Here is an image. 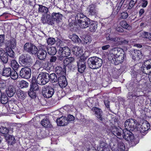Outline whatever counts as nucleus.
Instances as JSON below:
<instances>
[{"label": "nucleus", "instance_id": "4", "mask_svg": "<svg viewBox=\"0 0 151 151\" xmlns=\"http://www.w3.org/2000/svg\"><path fill=\"white\" fill-rule=\"evenodd\" d=\"M49 81V74L46 72L40 73L37 79V83L40 85H45Z\"/></svg>", "mask_w": 151, "mask_h": 151}, {"label": "nucleus", "instance_id": "41", "mask_svg": "<svg viewBox=\"0 0 151 151\" xmlns=\"http://www.w3.org/2000/svg\"><path fill=\"white\" fill-rule=\"evenodd\" d=\"M151 60H148L144 62L142 66V68H145L148 70L151 68Z\"/></svg>", "mask_w": 151, "mask_h": 151}, {"label": "nucleus", "instance_id": "26", "mask_svg": "<svg viewBox=\"0 0 151 151\" xmlns=\"http://www.w3.org/2000/svg\"><path fill=\"white\" fill-rule=\"evenodd\" d=\"M91 23L90 19L88 18V19H86L78 24L80 27L82 28H85L88 27V25Z\"/></svg>", "mask_w": 151, "mask_h": 151}, {"label": "nucleus", "instance_id": "48", "mask_svg": "<svg viewBox=\"0 0 151 151\" xmlns=\"http://www.w3.org/2000/svg\"><path fill=\"white\" fill-rule=\"evenodd\" d=\"M38 50L37 47L33 44L29 52L30 54L35 55L37 52Z\"/></svg>", "mask_w": 151, "mask_h": 151}, {"label": "nucleus", "instance_id": "62", "mask_svg": "<svg viewBox=\"0 0 151 151\" xmlns=\"http://www.w3.org/2000/svg\"><path fill=\"white\" fill-rule=\"evenodd\" d=\"M121 17L123 19H126L128 16V14L127 12H124L121 14Z\"/></svg>", "mask_w": 151, "mask_h": 151}, {"label": "nucleus", "instance_id": "50", "mask_svg": "<svg viewBox=\"0 0 151 151\" xmlns=\"http://www.w3.org/2000/svg\"><path fill=\"white\" fill-rule=\"evenodd\" d=\"M28 94L29 96L32 99H34L36 97V93L34 91L31 89H30L28 91Z\"/></svg>", "mask_w": 151, "mask_h": 151}, {"label": "nucleus", "instance_id": "49", "mask_svg": "<svg viewBox=\"0 0 151 151\" xmlns=\"http://www.w3.org/2000/svg\"><path fill=\"white\" fill-rule=\"evenodd\" d=\"M72 40L75 43H78L81 42V40L76 35L73 34L71 37Z\"/></svg>", "mask_w": 151, "mask_h": 151}, {"label": "nucleus", "instance_id": "19", "mask_svg": "<svg viewBox=\"0 0 151 151\" xmlns=\"http://www.w3.org/2000/svg\"><path fill=\"white\" fill-rule=\"evenodd\" d=\"M41 20L43 24L47 23L51 25L54 24V23L52 21H51V18L49 14L46 15H43L42 17L41 18Z\"/></svg>", "mask_w": 151, "mask_h": 151}, {"label": "nucleus", "instance_id": "51", "mask_svg": "<svg viewBox=\"0 0 151 151\" xmlns=\"http://www.w3.org/2000/svg\"><path fill=\"white\" fill-rule=\"evenodd\" d=\"M47 42L48 45H52L55 42V38L52 37H49L47 40Z\"/></svg>", "mask_w": 151, "mask_h": 151}, {"label": "nucleus", "instance_id": "60", "mask_svg": "<svg viewBox=\"0 0 151 151\" xmlns=\"http://www.w3.org/2000/svg\"><path fill=\"white\" fill-rule=\"evenodd\" d=\"M141 69L142 71L143 72L145 73L146 74H148L149 75L151 76V71H149L147 69H146L145 68H142V67L141 68Z\"/></svg>", "mask_w": 151, "mask_h": 151}, {"label": "nucleus", "instance_id": "33", "mask_svg": "<svg viewBox=\"0 0 151 151\" xmlns=\"http://www.w3.org/2000/svg\"><path fill=\"white\" fill-rule=\"evenodd\" d=\"M11 73V69L10 68H6L3 69V70L2 73V75L3 76L8 77L10 76Z\"/></svg>", "mask_w": 151, "mask_h": 151}, {"label": "nucleus", "instance_id": "5", "mask_svg": "<svg viewBox=\"0 0 151 151\" xmlns=\"http://www.w3.org/2000/svg\"><path fill=\"white\" fill-rule=\"evenodd\" d=\"M30 56L28 54H24L21 55L19 58V63L24 67H28L30 65Z\"/></svg>", "mask_w": 151, "mask_h": 151}, {"label": "nucleus", "instance_id": "43", "mask_svg": "<svg viewBox=\"0 0 151 151\" xmlns=\"http://www.w3.org/2000/svg\"><path fill=\"white\" fill-rule=\"evenodd\" d=\"M19 85L20 88H22L27 87L29 84L27 81L23 80L19 81Z\"/></svg>", "mask_w": 151, "mask_h": 151}, {"label": "nucleus", "instance_id": "58", "mask_svg": "<svg viewBox=\"0 0 151 151\" xmlns=\"http://www.w3.org/2000/svg\"><path fill=\"white\" fill-rule=\"evenodd\" d=\"M130 41L128 40H125L123 38L121 37V39H120L119 42V45H123L124 44H127L129 43Z\"/></svg>", "mask_w": 151, "mask_h": 151}, {"label": "nucleus", "instance_id": "18", "mask_svg": "<svg viewBox=\"0 0 151 151\" xmlns=\"http://www.w3.org/2000/svg\"><path fill=\"white\" fill-rule=\"evenodd\" d=\"M16 40L14 38H11L5 43V47L14 49L16 47Z\"/></svg>", "mask_w": 151, "mask_h": 151}, {"label": "nucleus", "instance_id": "61", "mask_svg": "<svg viewBox=\"0 0 151 151\" xmlns=\"http://www.w3.org/2000/svg\"><path fill=\"white\" fill-rule=\"evenodd\" d=\"M120 39H121L120 37H112L111 41L115 42H117L119 44Z\"/></svg>", "mask_w": 151, "mask_h": 151}, {"label": "nucleus", "instance_id": "2", "mask_svg": "<svg viewBox=\"0 0 151 151\" xmlns=\"http://www.w3.org/2000/svg\"><path fill=\"white\" fill-rule=\"evenodd\" d=\"M88 56L89 52H85L83 55L81 57L80 59L77 62L78 70L81 73H83L84 72L86 67L85 60Z\"/></svg>", "mask_w": 151, "mask_h": 151}, {"label": "nucleus", "instance_id": "35", "mask_svg": "<svg viewBox=\"0 0 151 151\" xmlns=\"http://www.w3.org/2000/svg\"><path fill=\"white\" fill-rule=\"evenodd\" d=\"M42 68L47 70L49 71L51 70L52 67L51 63L47 61L43 63Z\"/></svg>", "mask_w": 151, "mask_h": 151}, {"label": "nucleus", "instance_id": "63", "mask_svg": "<svg viewBox=\"0 0 151 151\" xmlns=\"http://www.w3.org/2000/svg\"><path fill=\"white\" fill-rule=\"evenodd\" d=\"M66 119L67 120H68V122L72 121H73L74 119V117L72 115L69 114Z\"/></svg>", "mask_w": 151, "mask_h": 151}, {"label": "nucleus", "instance_id": "11", "mask_svg": "<svg viewBox=\"0 0 151 151\" xmlns=\"http://www.w3.org/2000/svg\"><path fill=\"white\" fill-rule=\"evenodd\" d=\"M6 86L8 88L6 90V93L8 96L9 97L13 96L16 92V89L13 86V83L9 81L7 82Z\"/></svg>", "mask_w": 151, "mask_h": 151}, {"label": "nucleus", "instance_id": "24", "mask_svg": "<svg viewBox=\"0 0 151 151\" xmlns=\"http://www.w3.org/2000/svg\"><path fill=\"white\" fill-rule=\"evenodd\" d=\"M55 70L56 73L60 76H64L65 74L64 67L62 68L61 67L57 66L55 68Z\"/></svg>", "mask_w": 151, "mask_h": 151}, {"label": "nucleus", "instance_id": "56", "mask_svg": "<svg viewBox=\"0 0 151 151\" xmlns=\"http://www.w3.org/2000/svg\"><path fill=\"white\" fill-rule=\"evenodd\" d=\"M42 60H36L35 65L38 67L42 68L43 64V62L41 61Z\"/></svg>", "mask_w": 151, "mask_h": 151}, {"label": "nucleus", "instance_id": "27", "mask_svg": "<svg viewBox=\"0 0 151 151\" xmlns=\"http://www.w3.org/2000/svg\"><path fill=\"white\" fill-rule=\"evenodd\" d=\"M125 55L124 53H122V55L119 57L118 58H116L114 61L115 64H118L120 63H122L124 60Z\"/></svg>", "mask_w": 151, "mask_h": 151}, {"label": "nucleus", "instance_id": "17", "mask_svg": "<svg viewBox=\"0 0 151 151\" xmlns=\"http://www.w3.org/2000/svg\"><path fill=\"white\" fill-rule=\"evenodd\" d=\"M91 110L94 112L97 118L102 121L103 120L102 111L101 110L97 107H93Z\"/></svg>", "mask_w": 151, "mask_h": 151}, {"label": "nucleus", "instance_id": "16", "mask_svg": "<svg viewBox=\"0 0 151 151\" xmlns=\"http://www.w3.org/2000/svg\"><path fill=\"white\" fill-rule=\"evenodd\" d=\"M58 81L60 86L61 88H64L67 85V82L65 76L59 77Z\"/></svg>", "mask_w": 151, "mask_h": 151}, {"label": "nucleus", "instance_id": "23", "mask_svg": "<svg viewBox=\"0 0 151 151\" xmlns=\"http://www.w3.org/2000/svg\"><path fill=\"white\" fill-rule=\"evenodd\" d=\"M88 14L89 15H94L96 14L97 11L96 9L95 5L93 4H91L88 7Z\"/></svg>", "mask_w": 151, "mask_h": 151}, {"label": "nucleus", "instance_id": "25", "mask_svg": "<svg viewBox=\"0 0 151 151\" xmlns=\"http://www.w3.org/2000/svg\"><path fill=\"white\" fill-rule=\"evenodd\" d=\"M88 18L84 15L82 13H78L76 15L75 19L78 22V23H79L82 21H84L85 19H88Z\"/></svg>", "mask_w": 151, "mask_h": 151}, {"label": "nucleus", "instance_id": "36", "mask_svg": "<svg viewBox=\"0 0 151 151\" xmlns=\"http://www.w3.org/2000/svg\"><path fill=\"white\" fill-rule=\"evenodd\" d=\"M0 100L1 103L3 104H6L8 102V98L6 94L3 93L0 96Z\"/></svg>", "mask_w": 151, "mask_h": 151}, {"label": "nucleus", "instance_id": "52", "mask_svg": "<svg viewBox=\"0 0 151 151\" xmlns=\"http://www.w3.org/2000/svg\"><path fill=\"white\" fill-rule=\"evenodd\" d=\"M30 89L34 91H38L39 89V86L37 83H32Z\"/></svg>", "mask_w": 151, "mask_h": 151}, {"label": "nucleus", "instance_id": "7", "mask_svg": "<svg viewBox=\"0 0 151 151\" xmlns=\"http://www.w3.org/2000/svg\"><path fill=\"white\" fill-rule=\"evenodd\" d=\"M137 125V129L141 133H147V132L150 127V123L147 121H145L142 125H140L138 122Z\"/></svg>", "mask_w": 151, "mask_h": 151}, {"label": "nucleus", "instance_id": "59", "mask_svg": "<svg viewBox=\"0 0 151 151\" xmlns=\"http://www.w3.org/2000/svg\"><path fill=\"white\" fill-rule=\"evenodd\" d=\"M4 35H0V47H1L4 45Z\"/></svg>", "mask_w": 151, "mask_h": 151}, {"label": "nucleus", "instance_id": "34", "mask_svg": "<svg viewBox=\"0 0 151 151\" xmlns=\"http://www.w3.org/2000/svg\"><path fill=\"white\" fill-rule=\"evenodd\" d=\"M49 80L52 83L56 82L58 81V78L56 74L54 73H53L49 75Z\"/></svg>", "mask_w": 151, "mask_h": 151}, {"label": "nucleus", "instance_id": "9", "mask_svg": "<svg viewBox=\"0 0 151 151\" xmlns=\"http://www.w3.org/2000/svg\"><path fill=\"white\" fill-rule=\"evenodd\" d=\"M58 52L60 57L64 58L68 56L70 54L71 51L68 47H59Z\"/></svg>", "mask_w": 151, "mask_h": 151}, {"label": "nucleus", "instance_id": "20", "mask_svg": "<svg viewBox=\"0 0 151 151\" xmlns=\"http://www.w3.org/2000/svg\"><path fill=\"white\" fill-rule=\"evenodd\" d=\"M0 58L4 63H6L8 61L7 54L2 48L0 49Z\"/></svg>", "mask_w": 151, "mask_h": 151}, {"label": "nucleus", "instance_id": "54", "mask_svg": "<svg viewBox=\"0 0 151 151\" xmlns=\"http://www.w3.org/2000/svg\"><path fill=\"white\" fill-rule=\"evenodd\" d=\"M137 0H131L129 3V6L127 8V9H132L134 6L135 4L137 3Z\"/></svg>", "mask_w": 151, "mask_h": 151}, {"label": "nucleus", "instance_id": "29", "mask_svg": "<svg viewBox=\"0 0 151 151\" xmlns=\"http://www.w3.org/2000/svg\"><path fill=\"white\" fill-rule=\"evenodd\" d=\"M120 25L123 28L130 30L132 29V27L125 20H122L120 22Z\"/></svg>", "mask_w": 151, "mask_h": 151}, {"label": "nucleus", "instance_id": "1", "mask_svg": "<svg viewBox=\"0 0 151 151\" xmlns=\"http://www.w3.org/2000/svg\"><path fill=\"white\" fill-rule=\"evenodd\" d=\"M89 68L93 69H97L102 65V61L101 59L96 57H93L88 58V61Z\"/></svg>", "mask_w": 151, "mask_h": 151}, {"label": "nucleus", "instance_id": "55", "mask_svg": "<svg viewBox=\"0 0 151 151\" xmlns=\"http://www.w3.org/2000/svg\"><path fill=\"white\" fill-rule=\"evenodd\" d=\"M9 132V130L6 128L1 127L0 128V132L3 134H7Z\"/></svg>", "mask_w": 151, "mask_h": 151}, {"label": "nucleus", "instance_id": "30", "mask_svg": "<svg viewBox=\"0 0 151 151\" xmlns=\"http://www.w3.org/2000/svg\"><path fill=\"white\" fill-rule=\"evenodd\" d=\"M39 8H38V12L40 13L45 14L47 13L48 10V8L42 5L39 4Z\"/></svg>", "mask_w": 151, "mask_h": 151}, {"label": "nucleus", "instance_id": "6", "mask_svg": "<svg viewBox=\"0 0 151 151\" xmlns=\"http://www.w3.org/2000/svg\"><path fill=\"white\" fill-rule=\"evenodd\" d=\"M42 93L43 96L47 98L51 97L54 94L55 91L51 86H48L45 88H42Z\"/></svg>", "mask_w": 151, "mask_h": 151}, {"label": "nucleus", "instance_id": "42", "mask_svg": "<svg viewBox=\"0 0 151 151\" xmlns=\"http://www.w3.org/2000/svg\"><path fill=\"white\" fill-rule=\"evenodd\" d=\"M7 140L9 144L12 145L15 143L16 140L14 136L11 135H9L8 136H7Z\"/></svg>", "mask_w": 151, "mask_h": 151}, {"label": "nucleus", "instance_id": "21", "mask_svg": "<svg viewBox=\"0 0 151 151\" xmlns=\"http://www.w3.org/2000/svg\"><path fill=\"white\" fill-rule=\"evenodd\" d=\"M57 124L59 126H63L66 125L68 124V120L66 117L62 116L58 119L56 121Z\"/></svg>", "mask_w": 151, "mask_h": 151}, {"label": "nucleus", "instance_id": "12", "mask_svg": "<svg viewBox=\"0 0 151 151\" xmlns=\"http://www.w3.org/2000/svg\"><path fill=\"white\" fill-rule=\"evenodd\" d=\"M43 46H40L37 52L38 58L40 60H44L46 58L47 53Z\"/></svg>", "mask_w": 151, "mask_h": 151}, {"label": "nucleus", "instance_id": "44", "mask_svg": "<svg viewBox=\"0 0 151 151\" xmlns=\"http://www.w3.org/2000/svg\"><path fill=\"white\" fill-rule=\"evenodd\" d=\"M74 60V58L72 57L66 58L63 61L64 65H67L69 63L73 62Z\"/></svg>", "mask_w": 151, "mask_h": 151}, {"label": "nucleus", "instance_id": "40", "mask_svg": "<svg viewBox=\"0 0 151 151\" xmlns=\"http://www.w3.org/2000/svg\"><path fill=\"white\" fill-rule=\"evenodd\" d=\"M10 64L14 70H17L19 67V65L16 61L14 60H11Z\"/></svg>", "mask_w": 151, "mask_h": 151}, {"label": "nucleus", "instance_id": "22", "mask_svg": "<svg viewBox=\"0 0 151 151\" xmlns=\"http://www.w3.org/2000/svg\"><path fill=\"white\" fill-rule=\"evenodd\" d=\"M72 52L73 54L76 56L81 57L83 55V50L80 47L76 46L72 48Z\"/></svg>", "mask_w": 151, "mask_h": 151}, {"label": "nucleus", "instance_id": "32", "mask_svg": "<svg viewBox=\"0 0 151 151\" xmlns=\"http://www.w3.org/2000/svg\"><path fill=\"white\" fill-rule=\"evenodd\" d=\"M107 146V144L104 142L101 141L100 146L97 147V149L98 151H104V150L106 148Z\"/></svg>", "mask_w": 151, "mask_h": 151}, {"label": "nucleus", "instance_id": "45", "mask_svg": "<svg viewBox=\"0 0 151 151\" xmlns=\"http://www.w3.org/2000/svg\"><path fill=\"white\" fill-rule=\"evenodd\" d=\"M33 45V44L31 43H26L24 46V50L29 52Z\"/></svg>", "mask_w": 151, "mask_h": 151}, {"label": "nucleus", "instance_id": "47", "mask_svg": "<svg viewBox=\"0 0 151 151\" xmlns=\"http://www.w3.org/2000/svg\"><path fill=\"white\" fill-rule=\"evenodd\" d=\"M142 36L145 38L151 40V33L147 32H142L141 33Z\"/></svg>", "mask_w": 151, "mask_h": 151}, {"label": "nucleus", "instance_id": "31", "mask_svg": "<svg viewBox=\"0 0 151 151\" xmlns=\"http://www.w3.org/2000/svg\"><path fill=\"white\" fill-rule=\"evenodd\" d=\"M41 124L42 126L46 128L51 127V124L47 118L43 119L41 122Z\"/></svg>", "mask_w": 151, "mask_h": 151}, {"label": "nucleus", "instance_id": "37", "mask_svg": "<svg viewBox=\"0 0 151 151\" xmlns=\"http://www.w3.org/2000/svg\"><path fill=\"white\" fill-rule=\"evenodd\" d=\"M48 53L51 55H54L57 52V50L56 47L52 46L47 49Z\"/></svg>", "mask_w": 151, "mask_h": 151}, {"label": "nucleus", "instance_id": "46", "mask_svg": "<svg viewBox=\"0 0 151 151\" xmlns=\"http://www.w3.org/2000/svg\"><path fill=\"white\" fill-rule=\"evenodd\" d=\"M6 51V53L7 54V55L13 58L14 56V52L13 51L12 48L5 47Z\"/></svg>", "mask_w": 151, "mask_h": 151}, {"label": "nucleus", "instance_id": "64", "mask_svg": "<svg viewBox=\"0 0 151 151\" xmlns=\"http://www.w3.org/2000/svg\"><path fill=\"white\" fill-rule=\"evenodd\" d=\"M83 40L84 44H87L89 43L91 41V40L90 38L88 36H86L85 37Z\"/></svg>", "mask_w": 151, "mask_h": 151}, {"label": "nucleus", "instance_id": "57", "mask_svg": "<svg viewBox=\"0 0 151 151\" xmlns=\"http://www.w3.org/2000/svg\"><path fill=\"white\" fill-rule=\"evenodd\" d=\"M6 82L4 80L0 81V89H4L6 88Z\"/></svg>", "mask_w": 151, "mask_h": 151}, {"label": "nucleus", "instance_id": "8", "mask_svg": "<svg viewBox=\"0 0 151 151\" xmlns=\"http://www.w3.org/2000/svg\"><path fill=\"white\" fill-rule=\"evenodd\" d=\"M137 121L134 119H130L127 120L124 123L125 129H136L137 126Z\"/></svg>", "mask_w": 151, "mask_h": 151}, {"label": "nucleus", "instance_id": "38", "mask_svg": "<svg viewBox=\"0 0 151 151\" xmlns=\"http://www.w3.org/2000/svg\"><path fill=\"white\" fill-rule=\"evenodd\" d=\"M17 96L19 99L23 100L25 97L26 95L25 94L24 92L21 91L20 89L17 90Z\"/></svg>", "mask_w": 151, "mask_h": 151}, {"label": "nucleus", "instance_id": "14", "mask_svg": "<svg viewBox=\"0 0 151 151\" xmlns=\"http://www.w3.org/2000/svg\"><path fill=\"white\" fill-rule=\"evenodd\" d=\"M63 16V15L60 14L59 13H53L51 15V21H52V22L54 23V24L55 22L58 24L62 19Z\"/></svg>", "mask_w": 151, "mask_h": 151}, {"label": "nucleus", "instance_id": "15", "mask_svg": "<svg viewBox=\"0 0 151 151\" xmlns=\"http://www.w3.org/2000/svg\"><path fill=\"white\" fill-rule=\"evenodd\" d=\"M111 131L112 133L114 135L117 136L118 138L119 139L122 138L121 135L122 132H123V130L121 128L114 127H112Z\"/></svg>", "mask_w": 151, "mask_h": 151}, {"label": "nucleus", "instance_id": "3", "mask_svg": "<svg viewBox=\"0 0 151 151\" xmlns=\"http://www.w3.org/2000/svg\"><path fill=\"white\" fill-rule=\"evenodd\" d=\"M123 53L124 51L123 50L120 48L114 47L111 49L108 55L109 59L114 61L116 58L120 57Z\"/></svg>", "mask_w": 151, "mask_h": 151}, {"label": "nucleus", "instance_id": "53", "mask_svg": "<svg viewBox=\"0 0 151 151\" xmlns=\"http://www.w3.org/2000/svg\"><path fill=\"white\" fill-rule=\"evenodd\" d=\"M9 76H10L12 79L14 80L17 78L18 75L17 72L16 71H11V74Z\"/></svg>", "mask_w": 151, "mask_h": 151}, {"label": "nucleus", "instance_id": "28", "mask_svg": "<svg viewBox=\"0 0 151 151\" xmlns=\"http://www.w3.org/2000/svg\"><path fill=\"white\" fill-rule=\"evenodd\" d=\"M133 55V59H135L137 58H141L142 54L140 51L138 50H134V52H132Z\"/></svg>", "mask_w": 151, "mask_h": 151}, {"label": "nucleus", "instance_id": "10", "mask_svg": "<svg viewBox=\"0 0 151 151\" xmlns=\"http://www.w3.org/2000/svg\"><path fill=\"white\" fill-rule=\"evenodd\" d=\"M19 75L23 78L25 79L29 78L31 76V69L27 67L22 68L20 71Z\"/></svg>", "mask_w": 151, "mask_h": 151}, {"label": "nucleus", "instance_id": "13", "mask_svg": "<svg viewBox=\"0 0 151 151\" xmlns=\"http://www.w3.org/2000/svg\"><path fill=\"white\" fill-rule=\"evenodd\" d=\"M123 134L122 136L125 140L128 141H133L134 136L133 134L129 131V129H124L123 130Z\"/></svg>", "mask_w": 151, "mask_h": 151}, {"label": "nucleus", "instance_id": "39", "mask_svg": "<svg viewBox=\"0 0 151 151\" xmlns=\"http://www.w3.org/2000/svg\"><path fill=\"white\" fill-rule=\"evenodd\" d=\"M97 28V23L96 22H91L89 27V30L91 32H95Z\"/></svg>", "mask_w": 151, "mask_h": 151}]
</instances>
